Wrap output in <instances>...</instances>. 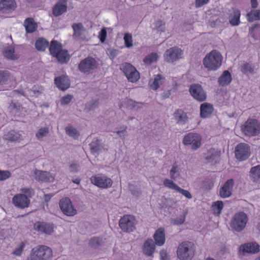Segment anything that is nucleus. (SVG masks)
Masks as SVG:
<instances>
[{
  "mask_svg": "<svg viewBox=\"0 0 260 260\" xmlns=\"http://www.w3.org/2000/svg\"><path fill=\"white\" fill-rule=\"evenodd\" d=\"M235 156L240 161L245 160L247 159L250 154L249 146L245 143L238 144L235 148Z\"/></svg>",
  "mask_w": 260,
  "mask_h": 260,
  "instance_id": "nucleus-9",
  "label": "nucleus"
},
{
  "mask_svg": "<svg viewBox=\"0 0 260 260\" xmlns=\"http://www.w3.org/2000/svg\"><path fill=\"white\" fill-rule=\"evenodd\" d=\"M54 82L57 87L61 90H65L69 88L71 84L67 76L61 75L55 78Z\"/></svg>",
  "mask_w": 260,
  "mask_h": 260,
  "instance_id": "nucleus-17",
  "label": "nucleus"
},
{
  "mask_svg": "<svg viewBox=\"0 0 260 260\" xmlns=\"http://www.w3.org/2000/svg\"><path fill=\"white\" fill-rule=\"evenodd\" d=\"M34 178L38 181L46 182L48 180V173L46 171L36 170L34 172Z\"/></svg>",
  "mask_w": 260,
  "mask_h": 260,
  "instance_id": "nucleus-33",
  "label": "nucleus"
},
{
  "mask_svg": "<svg viewBox=\"0 0 260 260\" xmlns=\"http://www.w3.org/2000/svg\"><path fill=\"white\" fill-rule=\"evenodd\" d=\"M62 50V45L58 41L52 40L50 43V53L53 56Z\"/></svg>",
  "mask_w": 260,
  "mask_h": 260,
  "instance_id": "nucleus-29",
  "label": "nucleus"
},
{
  "mask_svg": "<svg viewBox=\"0 0 260 260\" xmlns=\"http://www.w3.org/2000/svg\"><path fill=\"white\" fill-rule=\"evenodd\" d=\"M12 78L11 73L8 70H0V85L7 84Z\"/></svg>",
  "mask_w": 260,
  "mask_h": 260,
  "instance_id": "nucleus-32",
  "label": "nucleus"
},
{
  "mask_svg": "<svg viewBox=\"0 0 260 260\" xmlns=\"http://www.w3.org/2000/svg\"><path fill=\"white\" fill-rule=\"evenodd\" d=\"M24 247V244L21 242L13 251V254L17 256H20Z\"/></svg>",
  "mask_w": 260,
  "mask_h": 260,
  "instance_id": "nucleus-54",
  "label": "nucleus"
},
{
  "mask_svg": "<svg viewBox=\"0 0 260 260\" xmlns=\"http://www.w3.org/2000/svg\"><path fill=\"white\" fill-rule=\"evenodd\" d=\"M15 8L14 0H4L0 3V9L3 13H10Z\"/></svg>",
  "mask_w": 260,
  "mask_h": 260,
  "instance_id": "nucleus-22",
  "label": "nucleus"
},
{
  "mask_svg": "<svg viewBox=\"0 0 260 260\" xmlns=\"http://www.w3.org/2000/svg\"><path fill=\"white\" fill-rule=\"evenodd\" d=\"M126 126H123L122 127H120V129L116 132V133L121 138H124L126 136Z\"/></svg>",
  "mask_w": 260,
  "mask_h": 260,
  "instance_id": "nucleus-61",
  "label": "nucleus"
},
{
  "mask_svg": "<svg viewBox=\"0 0 260 260\" xmlns=\"http://www.w3.org/2000/svg\"><path fill=\"white\" fill-rule=\"evenodd\" d=\"M12 203L15 207L24 209L29 206L30 200L24 194L19 193L13 197Z\"/></svg>",
  "mask_w": 260,
  "mask_h": 260,
  "instance_id": "nucleus-14",
  "label": "nucleus"
},
{
  "mask_svg": "<svg viewBox=\"0 0 260 260\" xmlns=\"http://www.w3.org/2000/svg\"><path fill=\"white\" fill-rule=\"evenodd\" d=\"M53 57H56L58 61L62 64L67 63L70 58V55L69 54L68 50L66 49L62 50Z\"/></svg>",
  "mask_w": 260,
  "mask_h": 260,
  "instance_id": "nucleus-30",
  "label": "nucleus"
},
{
  "mask_svg": "<svg viewBox=\"0 0 260 260\" xmlns=\"http://www.w3.org/2000/svg\"><path fill=\"white\" fill-rule=\"evenodd\" d=\"M99 102L98 100H91L86 104V108L89 111H92L98 108Z\"/></svg>",
  "mask_w": 260,
  "mask_h": 260,
  "instance_id": "nucleus-46",
  "label": "nucleus"
},
{
  "mask_svg": "<svg viewBox=\"0 0 260 260\" xmlns=\"http://www.w3.org/2000/svg\"><path fill=\"white\" fill-rule=\"evenodd\" d=\"M234 184L233 179L228 180L220 189L219 194L221 198H226L232 195V190Z\"/></svg>",
  "mask_w": 260,
  "mask_h": 260,
  "instance_id": "nucleus-16",
  "label": "nucleus"
},
{
  "mask_svg": "<svg viewBox=\"0 0 260 260\" xmlns=\"http://www.w3.org/2000/svg\"><path fill=\"white\" fill-rule=\"evenodd\" d=\"M241 130L247 136H256L260 132V124L256 119H249L242 126Z\"/></svg>",
  "mask_w": 260,
  "mask_h": 260,
  "instance_id": "nucleus-4",
  "label": "nucleus"
},
{
  "mask_svg": "<svg viewBox=\"0 0 260 260\" xmlns=\"http://www.w3.org/2000/svg\"><path fill=\"white\" fill-rule=\"evenodd\" d=\"M164 80V78L161 75H155L154 79L150 80L149 82L151 88L155 90H157L159 85L162 84Z\"/></svg>",
  "mask_w": 260,
  "mask_h": 260,
  "instance_id": "nucleus-28",
  "label": "nucleus"
},
{
  "mask_svg": "<svg viewBox=\"0 0 260 260\" xmlns=\"http://www.w3.org/2000/svg\"><path fill=\"white\" fill-rule=\"evenodd\" d=\"M182 54V51L180 48L174 47L166 50L164 54V57L166 61L173 62L181 58Z\"/></svg>",
  "mask_w": 260,
  "mask_h": 260,
  "instance_id": "nucleus-12",
  "label": "nucleus"
},
{
  "mask_svg": "<svg viewBox=\"0 0 260 260\" xmlns=\"http://www.w3.org/2000/svg\"><path fill=\"white\" fill-rule=\"evenodd\" d=\"M176 191L181 193L182 194H183L188 199H191L192 198L191 193L188 190L183 189L179 186L177 188Z\"/></svg>",
  "mask_w": 260,
  "mask_h": 260,
  "instance_id": "nucleus-62",
  "label": "nucleus"
},
{
  "mask_svg": "<svg viewBox=\"0 0 260 260\" xmlns=\"http://www.w3.org/2000/svg\"><path fill=\"white\" fill-rule=\"evenodd\" d=\"M98 66V63L94 58L87 57L80 61L78 68L81 72L89 74L92 73L97 69Z\"/></svg>",
  "mask_w": 260,
  "mask_h": 260,
  "instance_id": "nucleus-3",
  "label": "nucleus"
},
{
  "mask_svg": "<svg viewBox=\"0 0 260 260\" xmlns=\"http://www.w3.org/2000/svg\"><path fill=\"white\" fill-rule=\"evenodd\" d=\"M48 248L44 245H39L34 248L27 260H46V251Z\"/></svg>",
  "mask_w": 260,
  "mask_h": 260,
  "instance_id": "nucleus-8",
  "label": "nucleus"
},
{
  "mask_svg": "<svg viewBox=\"0 0 260 260\" xmlns=\"http://www.w3.org/2000/svg\"><path fill=\"white\" fill-rule=\"evenodd\" d=\"M11 176V174L9 171H1L0 170V180L4 181Z\"/></svg>",
  "mask_w": 260,
  "mask_h": 260,
  "instance_id": "nucleus-55",
  "label": "nucleus"
},
{
  "mask_svg": "<svg viewBox=\"0 0 260 260\" xmlns=\"http://www.w3.org/2000/svg\"><path fill=\"white\" fill-rule=\"evenodd\" d=\"M185 219V214L181 215L179 217L171 220V223L174 225H180L184 223Z\"/></svg>",
  "mask_w": 260,
  "mask_h": 260,
  "instance_id": "nucleus-52",
  "label": "nucleus"
},
{
  "mask_svg": "<svg viewBox=\"0 0 260 260\" xmlns=\"http://www.w3.org/2000/svg\"><path fill=\"white\" fill-rule=\"evenodd\" d=\"M66 133L73 138H77L79 136V133L77 129L72 126H68L66 127Z\"/></svg>",
  "mask_w": 260,
  "mask_h": 260,
  "instance_id": "nucleus-40",
  "label": "nucleus"
},
{
  "mask_svg": "<svg viewBox=\"0 0 260 260\" xmlns=\"http://www.w3.org/2000/svg\"><path fill=\"white\" fill-rule=\"evenodd\" d=\"M247 219L245 213L241 212L236 213L231 220V227L237 232H241L245 227Z\"/></svg>",
  "mask_w": 260,
  "mask_h": 260,
  "instance_id": "nucleus-5",
  "label": "nucleus"
},
{
  "mask_svg": "<svg viewBox=\"0 0 260 260\" xmlns=\"http://www.w3.org/2000/svg\"><path fill=\"white\" fill-rule=\"evenodd\" d=\"M73 97L72 95L68 94L66 96H63L61 99V104L63 105H68L70 103V102L73 99Z\"/></svg>",
  "mask_w": 260,
  "mask_h": 260,
  "instance_id": "nucleus-58",
  "label": "nucleus"
},
{
  "mask_svg": "<svg viewBox=\"0 0 260 260\" xmlns=\"http://www.w3.org/2000/svg\"><path fill=\"white\" fill-rule=\"evenodd\" d=\"M3 139L10 142L17 141L22 139V134L20 132L11 130L4 135Z\"/></svg>",
  "mask_w": 260,
  "mask_h": 260,
  "instance_id": "nucleus-25",
  "label": "nucleus"
},
{
  "mask_svg": "<svg viewBox=\"0 0 260 260\" xmlns=\"http://www.w3.org/2000/svg\"><path fill=\"white\" fill-rule=\"evenodd\" d=\"M67 0H58L52 8V14L55 17H58L64 13L68 8Z\"/></svg>",
  "mask_w": 260,
  "mask_h": 260,
  "instance_id": "nucleus-15",
  "label": "nucleus"
},
{
  "mask_svg": "<svg viewBox=\"0 0 260 260\" xmlns=\"http://www.w3.org/2000/svg\"><path fill=\"white\" fill-rule=\"evenodd\" d=\"M259 245L256 242H250L242 245L240 247V250L243 252L256 253L259 252Z\"/></svg>",
  "mask_w": 260,
  "mask_h": 260,
  "instance_id": "nucleus-19",
  "label": "nucleus"
},
{
  "mask_svg": "<svg viewBox=\"0 0 260 260\" xmlns=\"http://www.w3.org/2000/svg\"><path fill=\"white\" fill-rule=\"evenodd\" d=\"M107 30L106 28H103L99 35V38L102 43H104L107 37Z\"/></svg>",
  "mask_w": 260,
  "mask_h": 260,
  "instance_id": "nucleus-56",
  "label": "nucleus"
},
{
  "mask_svg": "<svg viewBox=\"0 0 260 260\" xmlns=\"http://www.w3.org/2000/svg\"><path fill=\"white\" fill-rule=\"evenodd\" d=\"M90 150L92 154L98 153L101 150L100 141L98 139L93 141L89 144Z\"/></svg>",
  "mask_w": 260,
  "mask_h": 260,
  "instance_id": "nucleus-38",
  "label": "nucleus"
},
{
  "mask_svg": "<svg viewBox=\"0 0 260 260\" xmlns=\"http://www.w3.org/2000/svg\"><path fill=\"white\" fill-rule=\"evenodd\" d=\"M72 28L74 32L77 34L78 30L83 31L85 30L84 26L81 23H73L72 25Z\"/></svg>",
  "mask_w": 260,
  "mask_h": 260,
  "instance_id": "nucleus-60",
  "label": "nucleus"
},
{
  "mask_svg": "<svg viewBox=\"0 0 260 260\" xmlns=\"http://www.w3.org/2000/svg\"><path fill=\"white\" fill-rule=\"evenodd\" d=\"M128 189L131 192L132 194L136 197H139L141 194V192L140 188L136 187L134 185L129 184Z\"/></svg>",
  "mask_w": 260,
  "mask_h": 260,
  "instance_id": "nucleus-50",
  "label": "nucleus"
},
{
  "mask_svg": "<svg viewBox=\"0 0 260 260\" xmlns=\"http://www.w3.org/2000/svg\"><path fill=\"white\" fill-rule=\"evenodd\" d=\"M41 94V92L39 90L34 89V88L28 90L27 95L30 96H38Z\"/></svg>",
  "mask_w": 260,
  "mask_h": 260,
  "instance_id": "nucleus-64",
  "label": "nucleus"
},
{
  "mask_svg": "<svg viewBox=\"0 0 260 260\" xmlns=\"http://www.w3.org/2000/svg\"><path fill=\"white\" fill-rule=\"evenodd\" d=\"M222 60L220 53L214 50L206 55L203 59V64L208 70L216 71L221 66Z\"/></svg>",
  "mask_w": 260,
  "mask_h": 260,
  "instance_id": "nucleus-1",
  "label": "nucleus"
},
{
  "mask_svg": "<svg viewBox=\"0 0 260 260\" xmlns=\"http://www.w3.org/2000/svg\"><path fill=\"white\" fill-rule=\"evenodd\" d=\"M3 54L5 58L11 60H16L19 58V55L15 53V48L12 45L5 47L3 51Z\"/></svg>",
  "mask_w": 260,
  "mask_h": 260,
  "instance_id": "nucleus-21",
  "label": "nucleus"
},
{
  "mask_svg": "<svg viewBox=\"0 0 260 260\" xmlns=\"http://www.w3.org/2000/svg\"><path fill=\"white\" fill-rule=\"evenodd\" d=\"M121 69L123 70L128 80L131 82H136L140 78L139 73L129 63H125Z\"/></svg>",
  "mask_w": 260,
  "mask_h": 260,
  "instance_id": "nucleus-10",
  "label": "nucleus"
},
{
  "mask_svg": "<svg viewBox=\"0 0 260 260\" xmlns=\"http://www.w3.org/2000/svg\"><path fill=\"white\" fill-rule=\"evenodd\" d=\"M213 111V106L208 103H204L200 106V115L202 118L210 116Z\"/></svg>",
  "mask_w": 260,
  "mask_h": 260,
  "instance_id": "nucleus-23",
  "label": "nucleus"
},
{
  "mask_svg": "<svg viewBox=\"0 0 260 260\" xmlns=\"http://www.w3.org/2000/svg\"><path fill=\"white\" fill-rule=\"evenodd\" d=\"M232 76L229 71H224L218 79L219 84L221 86L229 85L232 81Z\"/></svg>",
  "mask_w": 260,
  "mask_h": 260,
  "instance_id": "nucleus-27",
  "label": "nucleus"
},
{
  "mask_svg": "<svg viewBox=\"0 0 260 260\" xmlns=\"http://www.w3.org/2000/svg\"><path fill=\"white\" fill-rule=\"evenodd\" d=\"M198 137L197 134L189 133L184 136L182 143L184 145H191Z\"/></svg>",
  "mask_w": 260,
  "mask_h": 260,
  "instance_id": "nucleus-34",
  "label": "nucleus"
},
{
  "mask_svg": "<svg viewBox=\"0 0 260 260\" xmlns=\"http://www.w3.org/2000/svg\"><path fill=\"white\" fill-rule=\"evenodd\" d=\"M201 143L200 139L198 137L191 144V149L193 150H196L201 146Z\"/></svg>",
  "mask_w": 260,
  "mask_h": 260,
  "instance_id": "nucleus-63",
  "label": "nucleus"
},
{
  "mask_svg": "<svg viewBox=\"0 0 260 260\" xmlns=\"http://www.w3.org/2000/svg\"><path fill=\"white\" fill-rule=\"evenodd\" d=\"M34 228L36 230L44 233H47L49 230L48 224L44 222H37L35 223Z\"/></svg>",
  "mask_w": 260,
  "mask_h": 260,
  "instance_id": "nucleus-37",
  "label": "nucleus"
},
{
  "mask_svg": "<svg viewBox=\"0 0 260 260\" xmlns=\"http://www.w3.org/2000/svg\"><path fill=\"white\" fill-rule=\"evenodd\" d=\"M21 191L25 194L28 198L32 197L35 193L34 189L31 188H23L21 189Z\"/></svg>",
  "mask_w": 260,
  "mask_h": 260,
  "instance_id": "nucleus-57",
  "label": "nucleus"
},
{
  "mask_svg": "<svg viewBox=\"0 0 260 260\" xmlns=\"http://www.w3.org/2000/svg\"><path fill=\"white\" fill-rule=\"evenodd\" d=\"M91 182L94 185L103 188L110 187L113 183L112 180L105 176H95L90 178Z\"/></svg>",
  "mask_w": 260,
  "mask_h": 260,
  "instance_id": "nucleus-13",
  "label": "nucleus"
},
{
  "mask_svg": "<svg viewBox=\"0 0 260 260\" xmlns=\"http://www.w3.org/2000/svg\"><path fill=\"white\" fill-rule=\"evenodd\" d=\"M223 203L222 201H218L213 203L212 206L215 214L219 215L223 208Z\"/></svg>",
  "mask_w": 260,
  "mask_h": 260,
  "instance_id": "nucleus-41",
  "label": "nucleus"
},
{
  "mask_svg": "<svg viewBox=\"0 0 260 260\" xmlns=\"http://www.w3.org/2000/svg\"><path fill=\"white\" fill-rule=\"evenodd\" d=\"M218 156L219 154L217 153H208V155L206 156V159L208 162H213Z\"/></svg>",
  "mask_w": 260,
  "mask_h": 260,
  "instance_id": "nucleus-59",
  "label": "nucleus"
},
{
  "mask_svg": "<svg viewBox=\"0 0 260 260\" xmlns=\"http://www.w3.org/2000/svg\"><path fill=\"white\" fill-rule=\"evenodd\" d=\"M155 244L151 239L145 241L143 246V252L147 256H152L155 248Z\"/></svg>",
  "mask_w": 260,
  "mask_h": 260,
  "instance_id": "nucleus-20",
  "label": "nucleus"
},
{
  "mask_svg": "<svg viewBox=\"0 0 260 260\" xmlns=\"http://www.w3.org/2000/svg\"><path fill=\"white\" fill-rule=\"evenodd\" d=\"M177 254L180 260H191L194 255L193 244L189 241L181 243L178 246Z\"/></svg>",
  "mask_w": 260,
  "mask_h": 260,
  "instance_id": "nucleus-2",
  "label": "nucleus"
},
{
  "mask_svg": "<svg viewBox=\"0 0 260 260\" xmlns=\"http://www.w3.org/2000/svg\"><path fill=\"white\" fill-rule=\"evenodd\" d=\"M189 91L191 96L200 102L206 100V93L202 86L199 84H191L189 87Z\"/></svg>",
  "mask_w": 260,
  "mask_h": 260,
  "instance_id": "nucleus-7",
  "label": "nucleus"
},
{
  "mask_svg": "<svg viewBox=\"0 0 260 260\" xmlns=\"http://www.w3.org/2000/svg\"><path fill=\"white\" fill-rule=\"evenodd\" d=\"M164 184L166 187L175 190H176L178 187V186L177 184H176L173 181L169 179H165L164 180Z\"/></svg>",
  "mask_w": 260,
  "mask_h": 260,
  "instance_id": "nucleus-49",
  "label": "nucleus"
},
{
  "mask_svg": "<svg viewBox=\"0 0 260 260\" xmlns=\"http://www.w3.org/2000/svg\"><path fill=\"white\" fill-rule=\"evenodd\" d=\"M79 164L75 161L72 162L69 165V170L71 173H77L79 171Z\"/></svg>",
  "mask_w": 260,
  "mask_h": 260,
  "instance_id": "nucleus-53",
  "label": "nucleus"
},
{
  "mask_svg": "<svg viewBox=\"0 0 260 260\" xmlns=\"http://www.w3.org/2000/svg\"><path fill=\"white\" fill-rule=\"evenodd\" d=\"M48 133V129L47 127L41 128L36 133V136L38 139H41L44 137L47 136Z\"/></svg>",
  "mask_w": 260,
  "mask_h": 260,
  "instance_id": "nucleus-51",
  "label": "nucleus"
},
{
  "mask_svg": "<svg viewBox=\"0 0 260 260\" xmlns=\"http://www.w3.org/2000/svg\"><path fill=\"white\" fill-rule=\"evenodd\" d=\"M247 18L249 22L254 20H260V10H252L246 15Z\"/></svg>",
  "mask_w": 260,
  "mask_h": 260,
  "instance_id": "nucleus-36",
  "label": "nucleus"
},
{
  "mask_svg": "<svg viewBox=\"0 0 260 260\" xmlns=\"http://www.w3.org/2000/svg\"><path fill=\"white\" fill-rule=\"evenodd\" d=\"M173 116L176 123L179 125H184L188 120L187 113L181 109L176 110L173 113Z\"/></svg>",
  "mask_w": 260,
  "mask_h": 260,
  "instance_id": "nucleus-18",
  "label": "nucleus"
},
{
  "mask_svg": "<svg viewBox=\"0 0 260 260\" xmlns=\"http://www.w3.org/2000/svg\"><path fill=\"white\" fill-rule=\"evenodd\" d=\"M123 39L126 47L129 48L133 46L132 36L131 34L129 33L125 34Z\"/></svg>",
  "mask_w": 260,
  "mask_h": 260,
  "instance_id": "nucleus-47",
  "label": "nucleus"
},
{
  "mask_svg": "<svg viewBox=\"0 0 260 260\" xmlns=\"http://www.w3.org/2000/svg\"><path fill=\"white\" fill-rule=\"evenodd\" d=\"M102 240L98 237H93L91 238L89 242L90 246L96 248L101 245Z\"/></svg>",
  "mask_w": 260,
  "mask_h": 260,
  "instance_id": "nucleus-45",
  "label": "nucleus"
},
{
  "mask_svg": "<svg viewBox=\"0 0 260 260\" xmlns=\"http://www.w3.org/2000/svg\"><path fill=\"white\" fill-rule=\"evenodd\" d=\"M170 177L172 179H175L179 176L178 167L174 164L170 172Z\"/></svg>",
  "mask_w": 260,
  "mask_h": 260,
  "instance_id": "nucleus-48",
  "label": "nucleus"
},
{
  "mask_svg": "<svg viewBox=\"0 0 260 260\" xmlns=\"http://www.w3.org/2000/svg\"><path fill=\"white\" fill-rule=\"evenodd\" d=\"M136 221L134 216L125 215L121 217L119 221V225L121 230L126 233H129L136 229Z\"/></svg>",
  "mask_w": 260,
  "mask_h": 260,
  "instance_id": "nucleus-6",
  "label": "nucleus"
},
{
  "mask_svg": "<svg viewBox=\"0 0 260 260\" xmlns=\"http://www.w3.org/2000/svg\"><path fill=\"white\" fill-rule=\"evenodd\" d=\"M240 12L239 10L234 11L233 15L231 16L230 22L233 26L238 25L240 23Z\"/></svg>",
  "mask_w": 260,
  "mask_h": 260,
  "instance_id": "nucleus-39",
  "label": "nucleus"
},
{
  "mask_svg": "<svg viewBox=\"0 0 260 260\" xmlns=\"http://www.w3.org/2000/svg\"><path fill=\"white\" fill-rule=\"evenodd\" d=\"M250 178L253 182L260 183V166L252 167L250 171Z\"/></svg>",
  "mask_w": 260,
  "mask_h": 260,
  "instance_id": "nucleus-31",
  "label": "nucleus"
},
{
  "mask_svg": "<svg viewBox=\"0 0 260 260\" xmlns=\"http://www.w3.org/2000/svg\"><path fill=\"white\" fill-rule=\"evenodd\" d=\"M24 26L27 33H32L35 32L38 27L37 23L32 18H26L24 21Z\"/></svg>",
  "mask_w": 260,
  "mask_h": 260,
  "instance_id": "nucleus-26",
  "label": "nucleus"
},
{
  "mask_svg": "<svg viewBox=\"0 0 260 260\" xmlns=\"http://www.w3.org/2000/svg\"><path fill=\"white\" fill-rule=\"evenodd\" d=\"M155 244L158 246H162L165 242V229L162 228L157 230L153 236Z\"/></svg>",
  "mask_w": 260,
  "mask_h": 260,
  "instance_id": "nucleus-24",
  "label": "nucleus"
},
{
  "mask_svg": "<svg viewBox=\"0 0 260 260\" xmlns=\"http://www.w3.org/2000/svg\"><path fill=\"white\" fill-rule=\"evenodd\" d=\"M143 103L137 102L132 100H129L127 102V106L132 109L138 110L142 108Z\"/></svg>",
  "mask_w": 260,
  "mask_h": 260,
  "instance_id": "nucleus-43",
  "label": "nucleus"
},
{
  "mask_svg": "<svg viewBox=\"0 0 260 260\" xmlns=\"http://www.w3.org/2000/svg\"><path fill=\"white\" fill-rule=\"evenodd\" d=\"M158 55L156 53H151L150 55L146 56L143 61L148 64H150L151 63L155 61L158 58Z\"/></svg>",
  "mask_w": 260,
  "mask_h": 260,
  "instance_id": "nucleus-42",
  "label": "nucleus"
},
{
  "mask_svg": "<svg viewBox=\"0 0 260 260\" xmlns=\"http://www.w3.org/2000/svg\"><path fill=\"white\" fill-rule=\"evenodd\" d=\"M241 71L245 74H253L254 72L253 67L248 63H245L242 65L241 66Z\"/></svg>",
  "mask_w": 260,
  "mask_h": 260,
  "instance_id": "nucleus-44",
  "label": "nucleus"
},
{
  "mask_svg": "<svg viewBox=\"0 0 260 260\" xmlns=\"http://www.w3.org/2000/svg\"><path fill=\"white\" fill-rule=\"evenodd\" d=\"M49 43L47 41L42 38H39L37 40L35 43L36 49L39 51H43L48 46Z\"/></svg>",
  "mask_w": 260,
  "mask_h": 260,
  "instance_id": "nucleus-35",
  "label": "nucleus"
},
{
  "mask_svg": "<svg viewBox=\"0 0 260 260\" xmlns=\"http://www.w3.org/2000/svg\"><path fill=\"white\" fill-rule=\"evenodd\" d=\"M59 207L63 213L67 216H72L77 213L76 210L73 207L72 202L69 198L60 200Z\"/></svg>",
  "mask_w": 260,
  "mask_h": 260,
  "instance_id": "nucleus-11",
  "label": "nucleus"
}]
</instances>
